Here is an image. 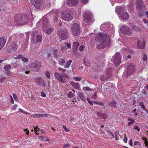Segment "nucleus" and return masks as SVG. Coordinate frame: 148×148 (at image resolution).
I'll return each mask as SVG.
<instances>
[{"mask_svg":"<svg viewBox=\"0 0 148 148\" xmlns=\"http://www.w3.org/2000/svg\"><path fill=\"white\" fill-rule=\"evenodd\" d=\"M73 87L75 88L76 89H78L79 88V86L78 84L75 83H73Z\"/></svg>","mask_w":148,"mask_h":148,"instance_id":"58836bf2","label":"nucleus"},{"mask_svg":"<svg viewBox=\"0 0 148 148\" xmlns=\"http://www.w3.org/2000/svg\"><path fill=\"white\" fill-rule=\"evenodd\" d=\"M109 106L111 107L115 108L117 107L118 104L114 100L109 101L108 102Z\"/></svg>","mask_w":148,"mask_h":148,"instance_id":"aec40b11","label":"nucleus"},{"mask_svg":"<svg viewBox=\"0 0 148 148\" xmlns=\"http://www.w3.org/2000/svg\"><path fill=\"white\" fill-rule=\"evenodd\" d=\"M119 17L121 20H125L128 19L129 16L128 13L127 12H125L120 16H119Z\"/></svg>","mask_w":148,"mask_h":148,"instance_id":"f3484780","label":"nucleus"},{"mask_svg":"<svg viewBox=\"0 0 148 148\" xmlns=\"http://www.w3.org/2000/svg\"><path fill=\"white\" fill-rule=\"evenodd\" d=\"M48 116V114H35L33 117L34 118H40L44 117V116L47 117Z\"/></svg>","mask_w":148,"mask_h":148,"instance_id":"5701e85b","label":"nucleus"},{"mask_svg":"<svg viewBox=\"0 0 148 148\" xmlns=\"http://www.w3.org/2000/svg\"><path fill=\"white\" fill-rule=\"evenodd\" d=\"M83 62L86 66H88L90 65V64L89 61L87 59H85L84 60Z\"/></svg>","mask_w":148,"mask_h":148,"instance_id":"f704fd0d","label":"nucleus"},{"mask_svg":"<svg viewBox=\"0 0 148 148\" xmlns=\"http://www.w3.org/2000/svg\"><path fill=\"white\" fill-rule=\"evenodd\" d=\"M62 127L64 129V130L66 132H68L69 131V130L68 128H67L64 125H63L62 126Z\"/></svg>","mask_w":148,"mask_h":148,"instance_id":"603ef678","label":"nucleus"},{"mask_svg":"<svg viewBox=\"0 0 148 148\" xmlns=\"http://www.w3.org/2000/svg\"><path fill=\"white\" fill-rule=\"evenodd\" d=\"M86 100L88 103H89L91 106L93 105V101L92 102L91 101L90 99L88 97L86 98Z\"/></svg>","mask_w":148,"mask_h":148,"instance_id":"a18cd8bd","label":"nucleus"},{"mask_svg":"<svg viewBox=\"0 0 148 148\" xmlns=\"http://www.w3.org/2000/svg\"><path fill=\"white\" fill-rule=\"evenodd\" d=\"M83 21L84 23L86 24L92 23L94 20L93 18L92 15L91 13L89 11L86 10L83 12Z\"/></svg>","mask_w":148,"mask_h":148,"instance_id":"7ed1b4c3","label":"nucleus"},{"mask_svg":"<svg viewBox=\"0 0 148 148\" xmlns=\"http://www.w3.org/2000/svg\"><path fill=\"white\" fill-rule=\"evenodd\" d=\"M109 139H112L114 138V135L112 133L110 132L109 131L108 132L107 135Z\"/></svg>","mask_w":148,"mask_h":148,"instance_id":"7c9ffc66","label":"nucleus"},{"mask_svg":"<svg viewBox=\"0 0 148 148\" xmlns=\"http://www.w3.org/2000/svg\"><path fill=\"white\" fill-rule=\"evenodd\" d=\"M31 42L32 43H36L35 41V38H31Z\"/></svg>","mask_w":148,"mask_h":148,"instance_id":"13d9d810","label":"nucleus"},{"mask_svg":"<svg viewBox=\"0 0 148 148\" xmlns=\"http://www.w3.org/2000/svg\"><path fill=\"white\" fill-rule=\"evenodd\" d=\"M145 40L141 38L139 40H137V46L139 48L143 49L145 47Z\"/></svg>","mask_w":148,"mask_h":148,"instance_id":"4468645a","label":"nucleus"},{"mask_svg":"<svg viewBox=\"0 0 148 148\" xmlns=\"http://www.w3.org/2000/svg\"><path fill=\"white\" fill-rule=\"evenodd\" d=\"M108 78V77H107L104 75H102L100 77V80L101 81H104Z\"/></svg>","mask_w":148,"mask_h":148,"instance_id":"2f4dec72","label":"nucleus"},{"mask_svg":"<svg viewBox=\"0 0 148 148\" xmlns=\"http://www.w3.org/2000/svg\"><path fill=\"white\" fill-rule=\"evenodd\" d=\"M30 35L32 37H41L39 32L37 31H33L30 33Z\"/></svg>","mask_w":148,"mask_h":148,"instance_id":"4be33fe9","label":"nucleus"},{"mask_svg":"<svg viewBox=\"0 0 148 148\" xmlns=\"http://www.w3.org/2000/svg\"><path fill=\"white\" fill-rule=\"evenodd\" d=\"M78 95L79 98L83 101H85L86 100V97L84 96V93L81 92L78 93Z\"/></svg>","mask_w":148,"mask_h":148,"instance_id":"393cba45","label":"nucleus"},{"mask_svg":"<svg viewBox=\"0 0 148 148\" xmlns=\"http://www.w3.org/2000/svg\"><path fill=\"white\" fill-rule=\"evenodd\" d=\"M31 3L34 5L35 8L40 9L42 7V0H30Z\"/></svg>","mask_w":148,"mask_h":148,"instance_id":"1a4fd4ad","label":"nucleus"},{"mask_svg":"<svg viewBox=\"0 0 148 148\" xmlns=\"http://www.w3.org/2000/svg\"><path fill=\"white\" fill-rule=\"evenodd\" d=\"M42 38H35L36 43H37L39 42H40Z\"/></svg>","mask_w":148,"mask_h":148,"instance_id":"a19ab883","label":"nucleus"},{"mask_svg":"<svg viewBox=\"0 0 148 148\" xmlns=\"http://www.w3.org/2000/svg\"><path fill=\"white\" fill-rule=\"evenodd\" d=\"M31 69L35 71L38 72L40 69L39 66L38 64L34 62L32 63L30 65Z\"/></svg>","mask_w":148,"mask_h":148,"instance_id":"2eb2a0df","label":"nucleus"},{"mask_svg":"<svg viewBox=\"0 0 148 148\" xmlns=\"http://www.w3.org/2000/svg\"><path fill=\"white\" fill-rule=\"evenodd\" d=\"M33 127L34 128V130H35L36 134H38V133H37V132H38V131L39 130V129L37 127Z\"/></svg>","mask_w":148,"mask_h":148,"instance_id":"de8ad7c7","label":"nucleus"},{"mask_svg":"<svg viewBox=\"0 0 148 148\" xmlns=\"http://www.w3.org/2000/svg\"><path fill=\"white\" fill-rule=\"evenodd\" d=\"M6 42L5 38H0V50L3 47Z\"/></svg>","mask_w":148,"mask_h":148,"instance_id":"412c9836","label":"nucleus"},{"mask_svg":"<svg viewBox=\"0 0 148 148\" xmlns=\"http://www.w3.org/2000/svg\"><path fill=\"white\" fill-rule=\"evenodd\" d=\"M134 145H140L141 144L138 141H136L134 142Z\"/></svg>","mask_w":148,"mask_h":148,"instance_id":"864d4df0","label":"nucleus"},{"mask_svg":"<svg viewBox=\"0 0 148 148\" xmlns=\"http://www.w3.org/2000/svg\"><path fill=\"white\" fill-rule=\"evenodd\" d=\"M72 62V60H69L68 61L66 64L65 66H64L65 68H67L69 67V66L70 65L71 63Z\"/></svg>","mask_w":148,"mask_h":148,"instance_id":"473e14b6","label":"nucleus"},{"mask_svg":"<svg viewBox=\"0 0 148 148\" xmlns=\"http://www.w3.org/2000/svg\"><path fill=\"white\" fill-rule=\"evenodd\" d=\"M125 10V8L123 7H119L116 8L115 9L116 12L119 16H120L122 13Z\"/></svg>","mask_w":148,"mask_h":148,"instance_id":"a211bd4d","label":"nucleus"},{"mask_svg":"<svg viewBox=\"0 0 148 148\" xmlns=\"http://www.w3.org/2000/svg\"><path fill=\"white\" fill-rule=\"evenodd\" d=\"M58 70L60 71H61L63 72H64L66 71V70L65 69H63L61 68H58Z\"/></svg>","mask_w":148,"mask_h":148,"instance_id":"774afa93","label":"nucleus"},{"mask_svg":"<svg viewBox=\"0 0 148 148\" xmlns=\"http://www.w3.org/2000/svg\"><path fill=\"white\" fill-rule=\"evenodd\" d=\"M71 30L74 36H78L82 32L79 23H74L71 26Z\"/></svg>","mask_w":148,"mask_h":148,"instance_id":"20e7f679","label":"nucleus"},{"mask_svg":"<svg viewBox=\"0 0 148 148\" xmlns=\"http://www.w3.org/2000/svg\"><path fill=\"white\" fill-rule=\"evenodd\" d=\"M11 66L10 64L4 66V69L6 71H9L11 69Z\"/></svg>","mask_w":148,"mask_h":148,"instance_id":"c85d7f7f","label":"nucleus"},{"mask_svg":"<svg viewBox=\"0 0 148 148\" xmlns=\"http://www.w3.org/2000/svg\"><path fill=\"white\" fill-rule=\"evenodd\" d=\"M136 5L138 8H140L144 6L145 4L142 0H138L136 1Z\"/></svg>","mask_w":148,"mask_h":148,"instance_id":"b1692460","label":"nucleus"},{"mask_svg":"<svg viewBox=\"0 0 148 148\" xmlns=\"http://www.w3.org/2000/svg\"><path fill=\"white\" fill-rule=\"evenodd\" d=\"M121 29L122 33L125 35L131 36L133 34L132 30L126 26H122Z\"/></svg>","mask_w":148,"mask_h":148,"instance_id":"6e6552de","label":"nucleus"},{"mask_svg":"<svg viewBox=\"0 0 148 148\" xmlns=\"http://www.w3.org/2000/svg\"><path fill=\"white\" fill-rule=\"evenodd\" d=\"M147 55L146 54H144L143 57V59L144 61H145L147 60Z\"/></svg>","mask_w":148,"mask_h":148,"instance_id":"8fccbe9b","label":"nucleus"},{"mask_svg":"<svg viewBox=\"0 0 148 148\" xmlns=\"http://www.w3.org/2000/svg\"><path fill=\"white\" fill-rule=\"evenodd\" d=\"M22 60L23 61L25 62H27L29 61V59L27 58H25L24 57H23L22 58Z\"/></svg>","mask_w":148,"mask_h":148,"instance_id":"37998d69","label":"nucleus"},{"mask_svg":"<svg viewBox=\"0 0 148 148\" xmlns=\"http://www.w3.org/2000/svg\"><path fill=\"white\" fill-rule=\"evenodd\" d=\"M75 80L77 81H79L81 80V78L80 77H74Z\"/></svg>","mask_w":148,"mask_h":148,"instance_id":"09e8293b","label":"nucleus"},{"mask_svg":"<svg viewBox=\"0 0 148 148\" xmlns=\"http://www.w3.org/2000/svg\"><path fill=\"white\" fill-rule=\"evenodd\" d=\"M65 45L67 46L69 48H70L71 47V45L70 43H65Z\"/></svg>","mask_w":148,"mask_h":148,"instance_id":"680f3d73","label":"nucleus"},{"mask_svg":"<svg viewBox=\"0 0 148 148\" xmlns=\"http://www.w3.org/2000/svg\"><path fill=\"white\" fill-rule=\"evenodd\" d=\"M67 96L69 98H71L73 96V94L71 91H69L67 95Z\"/></svg>","mask_w":148,"mask_h":148,"instance_id":"e433bc0d","label":"nucleus"},{"mask_svg":"<svg viewBox=\"0 0 148 148\" xmlns=\"http://www.w3.org/2000/svg\"><path fill=\"white\" fill-rule=\"evenodd\" d=\"M142 139L145 141L144 144L145 145V146L148 148V139H147L146 138L144 137H143Z\"/></svg>","mask_w":148,"mask_h":148,"instance_id":"bb28decb","label":"nucleus"},{"mask_svg":"<svg viewBox=\"0 0 148 148\" xmlns=\"http://www.w3.org/2000/svg\"><path fill=\"white\" fill-rule=\"evenodd\" d=\"M65 62V60L64 59L61 58L59 59L58 61V63L60 65H62L64 64Z\"/></svg>","mask_w":148,"mask_h":148,"instance_id":"cd10ccee","label":"nucleus"},{"mask_svg":"<svg viewBox=\"0 0 148 148\" xmlns=\"http://www.w3.org/2000/svg\"><path fill=\"white\" fill-rule=\"evenodd\" d=\"M84 47L83 45H81L79 47V49L80 51L82 52L84 49Z\"/></svg>","mask_w":148,"mask_h":148,"instance_id":"79ce46f5","label":"nucleus"},{"mask_svg":"<svg viewBox=\"0 0 148 148\" xmlns=\"http://www.w3.org/2000/svg\"><path fill=\"white\" fill-rule=\"evenodd\" d=\"M129 26L133 30L137 31L139 29V28L134 24L130 23Z\"/></svg>","mask_w":148,"mask_h":148,"instance_id":"a878e982","label":"nucleus"},{"mask_svg":"<svg viewBox=\"0 0 148 148\" xmlns=\"http://www.w3.org/2000/svg\"><path fill=\"white\" fill-rule=\"evenodd\" d=\"M63 73L60 74L58 72H56L54 73V75L55 78L59 81L62 83H66L65 79L64 78Z\"/></svg>","mask_w":148,"mask_h":148,"instance_id":"9b49d317","label":"nucleus"},{"mask_svg":"<svg viewBox=\"0 0 148 148\" xmlns=\"http://www.w3.org/2000/svg\"><path fill=\"white\" fill-rule=\"evenodd\" d=\"M22 55L19 54L16 57H14V59H18L20 58H22Z\"/></svg>","mask_w":148,"mask_h":148,"instance_id":"6e6d98bb","label":"nucleus"},{"mask_svg":"<svg viewBox=\"0 0 148 148\" xmlns=\"http://www.w3.org/2000/svg\"><path fill=\"white\" fill-rule=\"evenodd\" d=\"M134 129L135 130H137L138 132L140 131V128L137 126H134Z\"/></svg>","mask_w":148,"mask_h":148,"instance_id":"5fc2aeb1","label":"nucleus"},{"mask_svg":"<svg viewBox=\"0 0 148 148\" xmlns=\"http://www.w3.org/2000/svg\"><path fill=\"white\" fill-rule=\"evenodd\" d=\"M93 102L95 104L101 106H103V104L102 103H99L98 102H97L95 101H93Z\"/></svg>","mask_w":148,"mask_h":148,"instance_id":"49530a36","label":"nucleus"},{"mask_svg":"<svg viewBox=\"0 0 148 148\" xmlns=\"http://www.w3.org/2000/svg\"><path fill=\"white\" fill-rule=\"evenodd\" d=\"M114 58V63L116 66H118L121 62V56L119 53H116L112 57Z\"/></svg>","mask_w":148,"mask_h":148,"instance_id":"9d476101","label":"nucleus"},{"mask_svg":"<svg viewBox=\"0 0 148 148\" xmlns=\"http://www.w3.org/2000/svg\"><path fill=\"white\" fill-rule=\"evenodd\" d=\"M17 105H14L13 106H12L11 108V109L12 110H15L17 108Z\"/></svg>","mask_w":148,"mask_h":148,"instance_id":"bf43d9fd","label":"nucleus"},{"mask_svg":"<svg viewBox=\"0 0 148 148\" xmlns=\"http://www.w3.org/2000/svg\"><path fill=\"white\" fill-rule=\"evenodd\" d=\"M51 73L49 71H46L45 73V74L47 77L48 79H50L51 78Z\"/></svg>","mask_w":148,"mask_h":148,"instance_id":"c756f323","label":"nucleus"},{"mask_svg":"<svg viewBox=\"0 0 148 148\" xmlns=\"http://www.w3.org/2000/svg\"><path fill=\"white\" fill-rule=\"evenodd\" d=\"M79 45V43L78 42H74L73 43V47L75 48H77Z\"/></svg>","mask_w":148,"mask_h":148,"instance_id":"72a5a7b5","label":"nucleus"},{"mask_svg":"<svg viewBox=\"0 0 148 148\" xmlns=\"http://www.w3.org/2000/svg\"><path fill=\"white\" fill-rule=\"evenodd\" d=\"M61 18L65 21L71 20L73 18V14L68 10L62 12L61 15Z\"/></svg>","mask_w":148,"mask_h":148,"instance_id":"39448f33","label":"nucleus"},{"mask_svg":"<svg viewBox=\"0 0 148 148\" xmlns=\"http://www.w3.org/2000/svg\"><path fill=\"white\" fill-rule=\"evenodd\" d=\"M78 2V0H67L66 4L72 6L76 5Z\"/></svg>","mask_w":148,"mask_h":148,"instance_id":"dca6fc26","label":"nucleus"},{"mask_svg":"<svg viewBox=\"0 0 148 148\" xmlns=\"http://www.w3.org/2000/svg\"><path fill=\"white\" fill-rule=\"evenodd\" d=\"M53 29L52 28H49L46 30V32L48 34H49L52 32Z\"/></svg>","mask_w":148,"mask_h":148,"instance_id":"ea45409f","label":"nucleus"},{"mask_svg":"<svg viewBox=\"0 0 148 148\" xmlns=\"http://www.w3.org/2000/svg\"><path fill=\"white\" fill-rule=\"evenodd\" d=\"M100 29L103 32H99L97 34V37H113L114 29L112 24L109 23H104L100 26Z\"/></svg>","mask_w":148,"mask_h":148,"instance_id":"f257e3e1","label":"nucleus"},{"mask_svg":"<svg viewBox=\"0 0 148 148\" xmlns=\"http://www.w3.org/2000/svg\"><path fill=\"white\" fill-rule=\"evenodd\" d=\"M128 121L132 123H134L135 122V120L133 118L131 117H129L128 119Z\"/></svg>","mask_w":148,"mask_h":148,"instance_id":"c03bdc74","label":"nucleus"},{"mask_svg":"<svg viewBox=\"0 0 148 148\" xmlns=\"http://www.w3.org/2000/svg\"><path fill=\"white\" fill-rule=\"evenodd\" d=\"M83 90H85V91H90V90H91V89L89 88H88V87H84L83 88Z\"/></svg>","mask_w":148,"mask_h":148,"instance_id":"052dcab7","label":"nucleus"},{"mask_svg":"<svg viewBox=\"0 0 148 148\" xmlns=\"http://www.w3.org/2000/svg\"><path fill=\"white\" fill-rule=\"evenodd\" d=\"M14 36H16V37H23V36H25L24 34L20 33H16V34H14L13 35Z\"/></svg>","mask_w":148,"mask_h":148,"instance_id":"c9c22d12","label":"nucleus"},{"mask_svg":"<svg viewBox=\"0 0 148 148\" xmlns=\"http://www.w3.org/2000/svg\"><path fill=\"white\" fill-rule=\"evenodd\" d=\"M97 114L98 117H100L102 119H106L108 117V115L100 112H97Z\"/></svg>","mask_w":148,"mask_h":148,"instance_id":"6ab92c4d","label":"nucleus"},{"mask_svg":"<svg viewBox=\"0 0 148 148\" xmlns=\"http://www.w3.org/2000/svg\"><path fill=\"white\" fill-rule=\"evenodd\" d=\"M97 93L95 92L94 94L91 96V98L94 99H95L97 97Z\"/></svg>","mask_w":148,"mask_h":148,"instance_id":"3c124183","label":"nucleus"},{"mask_svg":"<svg viewBox=\"0 0 148 148\" xmlns=\"http://www.w3.org/2000/svg\"><path fill=\"white\" fill-rule=\"evenodd\" d=\"M66 49V48L65 46H63L61 48V50L62 51H64Z\"/></svg>","mask_w":148,"mask_h":148,"instance_id":"338daca9","label":"nucleus"},{"mask_svg":"<svg viewBox=\"0 0 148 148\" xmlns=\"http://www.w3.org/2000/svg\"><path fill=\"white\" fill-rule=\"evenodd\" d=\"M143 22L144 23L146 24L147 26L148 27V21L147 20H146L145 19H143Z\"/></svg>","mask_w":148,"mask_h":148,"instance_id":"0e129e2a","label":"nucleus"},{"mask_svg":"<svg viewBox=\"0 0 148 148\" xmlns=\"http://www.w3.org/2000/svg\"><path fill=\"white\" fill-rule=\"evenodd\" d=\"M13 96L14 98V99L15 100H17L18 99V98L17 97V96L14 93H13Z\"/></svg>","mask_w":148,"mask_h":148,"instance_id":"e2e57ef3","label":"nucleus"},{"mask_svg":"<svg viewBox=\"0 0 148 148\" xmlns=\"http://www.w3.org/2000/svg\"><path fill=\"white\" fill-rule=\"evenodd\" d=\"M57 34L59 37H66L68 34L67 30L60 29L57 31Z\"/></svg>","mask_w":148,"mask_h":148,"instance_id":"ddd939ff","label":"nucleus"},{"mask_svg":"<svg viewBox=\"0 0 148 148\" xmlns=\"http://www.w3.org/2000/svg\"><path fill=\"white\" fill-rule=\"evenodd\" d=\"M17 44L16 41H14L9 46L7 50V52L8 53L14 52L17 49Z\"/></svg>","mask_w":148,"mask_h":148,"instance_id":"0eeeda50","label":"nucleus"},{"mask_svg":"<svg viewBox=\"0 0 148 148\" xmlns=\"http://www.w3.org/2000/svg\"><path fill=\"white\" fill-rule=\"evenodd\" d=\"M29 21L28 17L24 14H21L20 18L15 20L16 24L19 25L26 24Z\"/></svg>","mask_w":148,"mask_h":148,"instance_id":"423d86ee","label":"nucleus"},{"mask_svg":"<svg viewBox=\"0 0 148 148\" xmlns=\"http://www.w3.org/2000/svg\"><path fill=\"white\" fill-rule=\"evenodd\" d=\"M18 110L21 113H23L25 114H30V113H28V112H26L25 110H23L21 108H19L18 109Z\"/></svg>","mask_w":148,"mask_h":148,"instance_id":"4c0bfd02","label":"nucleus"},{"mask_svg":"<svg viewBox=\"0 0 148 148\" xmlns=\"http://www.w3.org/2000/svg\"><path fill=\"white\" fill-rule=\"evenodd\" d=\"M135 70V68L134 66L132 64L128 65L127 68V75L126 77L132 74Z\"/></svg>","mask_w":148,"mask_h":148,"instance_id":"f8f14e48","label":"nucleus"},{"mask_svg":"<svg viewBox=\"0 0 148 148\" xmlns=\"http://www.w3.org/2000/svg\"><path fill=\"white\" fill-rule=\"evenodd\" d=\"M96 41L99 42L96 47L98 49H101L110 45L111 42L110 38H95Z\"/></svg>","mask_w":148,"mask_h":148,"instance_id":"f03ea898","label":"nucleus"},{"mask_svg":"<svg viewBox=\"0 0 148 148\" xmlns=\"http://www.w3.org/2000/svg\"><path fill=\"white\" fill-rule=\"evenodd\" d=\"M5 79V77H2L0 78V82H3Z\"/></svg>","mask_w":148,"mask_h":148,"instance_id":"69168bd1","label":"nucleus"},{"mask_svg":"<svg viewBox=\"0 0 148 148\" xmlns=\"http://www.w3.org/2000/svg\"><path fill=\"white\" fill-rule=\"evenodd\" d=\"M124 136L125 137L124 138L123 140V141L125 143H126L127 142V138L126 135V134L124 135Z\"/></svg>","mask_w":148,"mask_h":148,"instance_id":"4d7b16f0","label":"nucleus"}]
</instances>
